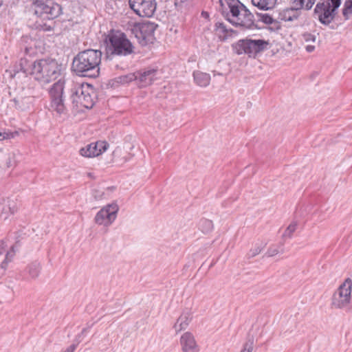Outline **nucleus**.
<instances>
[{
    "label": "nucleus",
    "instance_id": "f257e3e1",
    "mask_svg": "<svg viewBox=\"0 0 352 352\" xmlns=\"http://www.w3.org/2000/svg\"><path fill=\"white\" fill-rule=\"evenodd\" d=\"M23 74H30L42 83H49L57 79L61 72V66L52 58H41L30 63L27 59L20 60Z\"/></svg>",
    "mask_w": 352,
    "mask_h": 352
},
{
    "label": "nucleus",
    "instance_id": "f03ea898",
    "mask_svg": "<svg viewBox=\"0 0 352 352\" xmlns=\"http://www.w3.org/2000/svg\"><path fill=\"white\" fill-rule=\"evenodd\" d=\"M32 8L37 16L36 28L44 32H52L54 28L53 20L62 12V7L52 0H33Z\"/></svg>",
    "mask_w": 352,
    "mask_h": 352
},
{
    "label": "nucleus",
    "instance_id": "7ed1b4c3",
    "mask_svg": "<svg viewBox=\"0 0 352 352\" xmlns=\"http://www.w3.org/2000/svg\"><path fill=\"white\" fill-rule=\"evenodd\" d=\"M101 57L102 52L99 50H87L81 52L73 60V69L76 73L83 76H86V73L89 72H93L94 75H98Z\"/></svg>",
    "mask_w": 352,
    "mask_h": 352
},
{
    "label": "nucleus",
    "instance_id": "20e7f679",
    "mask_svg": "<svg viewBox=\"0 0 352 352\" xmlns=\"http://www.w3.org/2000/svg\"><path fill=\"white\" fill-rule=\"evenodd\" d=\"M96 99L94 87L86 83L76 85L71 95L74 106L78 109L93 107Z\"/></svg>",
    "mask_w": 352,
    "mask_h": 352
},
{
    "label": "nucleus",
    "instance_id": "39448f33",
    "mask_svg": "<svg viewBox=\"0 0 352 352\" xmlns=\"http://www.w3.org/2000/svg\"><path fill=\"white\" fill-rule=\"evenodd\" d=\"M65 83V80L61 78L49 89L50 109L60 117L67 113L63 98Z\"/></svg>",
    "mask_w": 352,
    "mask_h": 352
},
{
    "label": "nucleus",
    "instance_id": "423d86ee",
    "mask_svg": "<svg viewBox=\"0 0 352 352\" xmlns=\"http://www.w3.org/2000/svg\"><path fill=\"white\" fill-rule=\"evenodd\" d=\"M111 54L126 56L133 52V45L120 31L112 30L107 36Z\"/></svg>",
    "mask_w": 352,
    "mask_h": 352
},
{
    "label": "nucleus",
    "instance_id": "0eeeda50",
    "mask_svg": "<svg viewBox=\"0 0 352 352\" xmlns=\"http://www.w3.org/2000/svg\"><path fill=\"white\" fill-rule=\"evenodd\" d=\"M352 280L347 278L333 293L331 306L334 309H342L347 307L351 300Z\"/></svg>",
    "mask_w": 352,
    "mask_h": 352
},
{
    "label": "nucleus",
    "instance_id": "6e6552de",
    "mask_svg": "<svg viewBox=\"0 0 352 352\" xmlns=\"http://www.w3.org/2000/svg\"><path fill=\"white\" fill-rule=\"evenodd\" d=\"M228 21L236 27L251 29L254 25V15L241 3L227 17Z\"/></svg>",
    "mask_w": 352,
    "mask_h": 352
},
{
    "label": "nucleus",
    "instance_id": "1a4fd4ad",
    "mask_svg": "<svg viewBox=\"0 0 352 352\" xmlns=\"http://www.w3.org/2000/svg\"><path fill=\"white\" fill-rule=\"evenodd\" d=\"M119 206L116 202L108 204L100 208L94 217L96 225L107 228L116 221Z\"/></svg>",
    "mask_w": 352,
    "mask_h": 352
},
{
    "label": "nucleus",
    "instance_id": "9d476101",
    "mask_svg": "<svg viewBox=\"0 0 352 352\" xmlns=\"http://www.w3.org/2000/svg\"><path fill=\"white\" fill-rule=\"evenodd\" d=\"M340 0H327L317 4L316 12L318 14L319 21L323 24H329L333 19L335 11L340 5Z\"/></svg>",
    "mask_w": 352,
    "mask_h": 352
},
{
    "label": "nucleus",
    "instance_id": "9b49d317",
    "mask_svg": "<svg viewBox=\"0 0 352 352\" xmlns=\"http://www.w3.org/2000/svg\"><path fill=\"white\" fill-rule=\"evenodd\" d=\"M131 8L142 17H151L156 9L155 0H129Z\"/></svg>",
    "mask_w": 352,
    "mask_h": 352
},
{
    "label": "nucleus",
    "instance_id": "f8f14e48",
    "mask_svg": "<svg viewBox=\"0 0 352 352\" xmlns=\"http://www.w3.org/2000/svg\"><path fill=\"white\" fill-rule=\"evenodd\" d=\"M12 102L16 108L21 110H25L31 107L34 98L32 91L30 88L19 87L14 92Z\"/></svg>",
    "mask_w": 352,
    "mask_h": 352
},
{
    "label": "nucleus",
    "instance_id": "ddd939ff",
    "mask_svg": "<svg viewBox=\"0 0 352 352\" xmlns=\"http://www.w3.org/2000/svg\"><path fill=\"white\" fill-rule=\"evenodd\" d=\"M109 147V144L104 141H98L87 144L80 150V154L85 157H95L102 154Z\"/></svg>",
    "mask_w": 352,
    "mask_h": 352
},
{
    "label": "nucleus",
    "instance_id": "4468645a",
    "mask_svg": "<svg viewBox=\"0 0 352 352\" xmlns=\"http://www.w3.org/2000/svg\"><path fill=\"white\" fill-rule=\"evenodd\" d=\"M14 255V245H9L6 241L0 240V271L4 272L7 269Z\"/></svg>",
    "mask_w": 352,
    "mask_h": 352
},
{
    "label": "nucleus",
    "instance_id": "2eb2a0df",
    "mask_svg": "<svg viewBox=\"0 0 352 352\" xmlns=\"http://www.w3.org/2000/svg\"><path fill=\"white\" fill-rule=\"evenodd\" d=\"M136 37L140 40L142 45L153 43L155 25L152 23H144L136 27Z\"/></svg>",
    "mask_w": 352,
    "mask_h": 352
},
{
    "label": "nucleus",
    "instance_id": "dca6fc26",
    "mask_svg": "<svg viewBox=\"0 0 352 352\" xmlns=\"http://www.w3.org/2000/svg\"><path fill=\"white\" fill-rule=\"evenodd\" d=\"M193 319V311L188 308L182 310L179 317L173 325V329L176 334L186 330Z\"/></svg>",
    "mask_w": 352,
    "mask_h": 352
},
{
    "label": "nucleus",
    "instance_id": "f3484780",
    "mask_svg": "<svg viewBox=\"0 0 352 352\" xmlns=\"http://www.w3.org/2000/svg\"><path fill=\"white\" fill-rule=\"evenodd\" d=\"M179 343L182 352L199 351V346L195 336L190 331H186L181 336Z\"/></svg>",
    "mask_w": 352,
    "mask_h": 352
},
{
    "label": "nucleus",
    "instance_id": "a211bd4d",
    "mask_svg": "<svg viewBox=\"0 0 352 352\" xmlns=\"http://www.w3.org/2000/svg\"><path fill=\"white\" fill-rule=\"evenodd\" d=\"M213 32L221 41L235 37L237 32L222 22H217L214 24Z\"/></svg>",
    "mask_w": 352,
    "mask_h": 352
},
{
    "label": "nucleus",
    "instance_id": "6ab92c4d",
    "mask_svg": "<svg viewBox=\"0 0 352 352\" xmlns=\"http://www.w3.org/2000/svg\"><path fill=\"white\" fill-rule=\"evenodd\" d=\"M157 70L155 69H148L136 72V83L140 87H146L150 85L156 78Z\"/></svg>",
    "mask_w": 352,
    "mask_h": 352
},
{
    "label": "nucleus",
    "instance_id": "aec40b11",
    "mask_svg": "<svg viewBox=\"0 0 352 352\" xmlns=\"http://www.w3.org/2000/svg\"><path fill=\"white\" fill-rule=\"evenodd\" d=\"M300 41L307 52H312L319 45L318 34L305 32L300 35Z\"/></svg>",
    "mask_w": 352,
    "mask_h": 352
},
{
    "label": "nucleus",
    "instance_id": "412c9836",
    "mask_svg": "<svg viewBox=\"0 0 352 352\" xmlns=\"http://www.w3.org/2000/svg\"><path fill=\"white\" fill-rule=\"evenodd\" d=\"M250 54L258 53L266 49L268 41L263 39H248Z\"/></svg>",
    "mask_w": 352,
    "mask_h": 352
},
{
    "label": "nucleus",
    "instance_id": "4be33fe9",
    "mask_svg": "<svg viewBox=\"0 0 352 352\" xmlns=\"http://www.w3.org/2000/svg\"><path fill=\"white\" fill-rule=\"evenodd\" d=\"M0 209L2 212L0 217L3 219H7L8 214H14L18 210V207L15 201L12 200H6L0 205Z\"/></svg>",
    "mask_w": 352,
    "mask_h": 352
},
{
    "label": "nucleus",
    "instance_id": "5701e85b",
    "mask_svg": "<svg viewBox=\"0 0 352 352\" xmlns=\"http://www.w3.org/2000/svg\"><path fill=\"white\" fill-rule=\"evenodd\" d=\"M219 1L222 13L227 17L241 3L239 0H219Z\"/></svg>",
    "mask_w": 352,
    "mask_h": 352
},
{
    "label": "nucleus",
    "instance_id": "b1692460",
    "mask_svg": "<svg viewBox=\"0 0 352 352\" xmlns=\"http://www.w3.org/2000/svg\"><path fill=\"white\" fill-rule=\"evenodd\" d=\"M136 72L133 73H129L127 74L120 76L112 80V85L117 86L120 85L128 84L132 81L136 82Z\"/></svg>",
    "mask_w": 352,
    "mask_h": 352
},
{
    "label": "nucleus",
    "instance_id": "393cba45",
    "mask_svg": "<svg viewBox=\"0 0 352 352\" xmlns=\"http://www.w3.org/2000/svg\"><path fill=\"white\" fill-rule=\"evenodd\" d=\"M195 83L200 87H206L210 82V76L206 73L196 71L193 74Z\"/></svg>",
    "mask_w": 352,
    "mask_h": 352
},
{
    "label": "nucleus",
    "instance_id": "a878e982",
    "mask_svg": "<svg viewBox=\"0 0 352 352\" xmlns=\"http://www.w3.org/2000/svg\"><path fill=\"white\" fill-rule=\"evenodd\" d=\"M252 2L258 9L268 10L274 8L276 0H252Z\"/></svg>",
    "mask_w": 352,
    "mask_h": 352
},
{
    "label": "nucleus",
    "instance_id": "bb28decb",
    "mask_svg": "<svg viewBox=\"0 0 352 352\" xmlns=\"http://www.w3.org/2000/svg\"><path fill=\"white\" fill-rule=\"evenodd\" d=\"M248 39H241L232 45L237 54H250Z\"/></svg>",
    "mask_w": 352,
    "mask_h": 352
},
{
    "label": "nucleus",
    "instance_id": "cd10ccee",
    "mask_svg": "<svg viewBox=\"0 0 352 352\" xmlns=\"http://www.w3.org/2000/svg\"><path fill=\"white\" fill-rule=\"evenodd\" d=\"M299 10L296 9L294 6L290 8L285 9L283 12V19L287 21H291L296 19L299 15Z\"/></svg>",
    "mask_w": 352,
    "mask_h": 352
},
{
    "label": "nucleus",
    "instance_id": "c85d7f7f",
    "mask_svg": "<svg viewBox=\"0 0 352 352\" xmlns=\"http://www.w3.org/2000/svg\"><path fill=\"white\" fill-rule=\"evenodd\" d=\"M293 6L296 8V9L301 10V9H307L309 10L312 8L313 5L315 3L316 0H291Z\"/></svg>",
    "mask_w": 352,
    "mask_h": 352
},
{
    "label": "nucleus",
    "instance_id": "c756f323",
    "mask_svg": "<svg viewBox=\"0 0 352 352\" xmlns=\"http://www.w3.org/2000/svg\"><path fill=\"white\" fill-rule=\"evenodd\" d=\"M3 163L1 166L10 168L15 165V154L13 153H7L2 154Z\"/></svg>",
    "mask_w": 352,
    "mask_h": 352
},
{
    "label": "nucleus",
    "instance_id": "7c9ffc66",
    "mask_svg": "<svg viewBox=\"0 0 352 352\" xmlns=\"http://www.w3.org/2000/svg\"><path fill=\"white\" fill-rule=\"evenodd\" d=\"M114 188H107L104 189L103 191H96L94 197L97 200H108L112 197V194L113 192Z\"/></svg>",
    "mask_w": 352,
    "mask_h": 352
},
{
    "label": "nucleus",
    "instance_id": "2f4dec72",
    "mask_svg": "<svg viewBox=\"0 0 352 352\" xmlns=\"http://www.w3.org/2000/svg\"><path fill=\"white\" fill-rule=\"evenodd\" d=\"M297 223L292 222L285 230L283 233L282 238L283 240H287L291 239L293 236L294 233L296 232L297 229Z\"/></svg>",
    "mask_w": 352,
    "mask_h": 352
},
{
    "label": "nucleus",
    "instance_id": "473e14b6",
    "mask_svg": "<svg viewBox=\"0 0 352 352\" xmlns=\"http://www.w3.org/2000/svg\"><path fill=\"white\" fill-rule=\"evenodd\" d=\"M283 252V249L280 245H272L267 249L266 255L269 257L277 256Z\"/></svg>",
    "mask_w": 352,
    "mask_h": 352
},
{
    "label": "nucleus",
    "instance_id": "72a5a7b5",
    "mask_svg": "<svg viewBox=\"0 0 352 352\" xmlns=\"http://www.w3.org/2000/svg\"><path fill=\"white\" fill-rule=\"evenodd\" d=\"M40 264L36 262L31 263L28 267V273L30 276L33 278L38 277L40 273Z\"/></svg>",
    "mask_w": 352,
    "mask_h": 352
},
{
    "label": "nucleus",
    "instance_id": "f704fd0d",
    "mask_svg": "<svg viewBox=\"0 0 352 352\" xmlns=\"http://www.w3.org/2000/svg\"><path fill=\"white\" fill-rule=\"evenodd\" d=\"M265 246L266 243L265 242L261 241L256 243L250 250L251 256H255L259 254L263 250Z\"/></svg>",
    "mask_w": 352,
    "mask_h": 352
},
{
    "label": "nucleus",
    "instance_id": "c9c22d12",
    "mask_svg": "<svg viewBox=\"0 0 352 352\" xmlns=\"http://www.w3.org/2000/svg\"><path fill=\"white\" fill-rule=\"evenodd\" d=\"M19 135V132L17 131H10L3 130H0V141L13 139L15 137Z\"/></svg>",
    "mask_w": 352,
    "mask_h": 352
},
{
    "label": "nucleus",
    "instance_id": "e433bc0d",
    "mask_svg": "<svg viewBox=\"0 0 352 352\" xmlns=\"http://www.w3.org/2000/svg\"><path fill=\"white\" fill-rule=\"evenodd\" d=\"M342 14L345 19H349L352 15V0H346L345 1Z\"/></svg>",
    "mask_w": 352,
    "mask_h": 352
},
{
    "label": "nucleus",
    "instance_id": "4c0bfd02",
    "mask_svg": "<svg viewBox=\"0 0 352 352\" xmlns=\"http://www.w3.org/2000/svg\"><path fill=\"white\" fill-rule=\"evenodd\" d=\"M253 351V343L252 342H246L244 344L242 349L240 352H252Z\"/></svg>",
    "mask_w": 352,
    "mask_h": 352
},
{
    "label": "nucleus",
    "instance_id": "58836bf2",
    "mask_svg": "<svg viewBox=\"0 0 352 352\" xmlns=\"http://www.w3.org/2000/svg\"><path fill=\"white\" fill-rule=\"evenodd\" d=\"M261 19L262 21L266 24H272L274 21L272 17L267 14H263L261 16Z\"/></svg>",
    "mask_w": 352,
    "mask_h": 352
},
{
    "label": "nucleus",
    "instance_id": "ea45409f",
    "mask_svg": "<svg viewBox=\"0 0 352 352\" xmlns=\"http://www.w3.org/2000/svg\"><path fill=\"white\" fill-rule=\"evenodd\" d=\"M76 349V344H72L69 346L65 351L63 352H74Z\"/></svg>",
    "mask_w": 352,
    "mask_h": 352
},
{
    "label": "nucleus",
    "instance_id": "a19ab883",
    "mask_svg": "<svg viewBox=\"0 0 352 352\" xmlns=\"http://www.w3.org/2000/svg\"><path fill=\"white\" fill-rule=\"evenodd\" d=\"M206 222L209 226H212V221H206Z\"/></svg>",
    "mask_w": 352,
    "mask_h": 352
}]
</instances>
